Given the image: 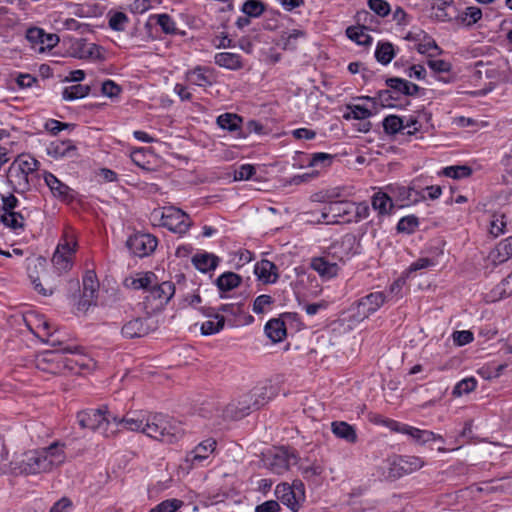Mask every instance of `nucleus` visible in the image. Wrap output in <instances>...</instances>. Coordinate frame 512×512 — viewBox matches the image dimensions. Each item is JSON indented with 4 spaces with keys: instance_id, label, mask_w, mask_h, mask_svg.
Listing matches in <instances>:
<instances>
[{
    "instance_id": "nucleus-1",
    "label": "nucleus",
    "mask_w": 512,
    "mask_h": 512,
    "mask_svg": "<svg viewBox=\"0 0 512 512\" xmlns=\"http://www.w3.org/2000/svg\"><path fill=\"white\" fill-rule=\"evenodd\" d=\"M66 458V444L54 441L47 447L26 451L16 468L24 475L46 474L63 465Z\"/></svg>"
},
{
    "instance_id": "nucleus-2",
    "label": "nucleus",
    "mask_w": 512,
    "mask_h": 512,
    "mask_svg": "<svg viewBox=\"0 0 512 512\" xmlns=\"http://www.w3.org/2000/svg\"><path fill=\"white\" fill-rule=\"evenodd\" d=\"M143 433L167 444L175 443L183 436L181 427L169 416L161 413H147Z\"/></svg>"
},
{
    "instance_id": "nucleus-3",
    "label": "nucleus",
    "mask_w": 512,
    "mask_h": 512,
    "mask_svg": "<svg viewBox=\"0 0 512 512\" xmlns=\"http://www.w3.org/2000/svg\"><path fill=\"white\" fill-rule=\"evenodd\" d=\"M175 284L171 281H163L161 283L156 280L147 291L142 301V308L145 314L150 317L163 311L170 300L175 295Z\"/></svg>"
},
{
    "instance_id": "nucleus-4",
    "label": "nucleus",
    "mask_w": 512,
    "mask_h": 512,
    "mask_svg": "<svg viewBox=\"0 0 512 512\" xmlns=\"http://www.w3.org/2000/svg\"><path fill=\"white\" fill-rule=\"evenodd\" d=\"M49 265L48 258H34L28 265V276L34 290L43 296L51 295L56 287Z\"/></svg>"
},
{
    "instance_id": "nucleus-5",
    "label": "nucleus",
    "mask_w": 512,
    "mask_h": 512,
    "mask_svg": "<svg viewBox=\"0 0 512 512\" xmlns=\"http://www.w3.org/2000/svg\"><path fill=\"white\" fill-rule=\"evenodd\" d=\"M385 302H388L387 296L380 291L372 292L360 298L349 309V321L354 324L362 322L379 310Z\"/></svg>"
},
{
    "instance_id": "nucleus-6",
    "label": "nucleus",
    "mask_w": 512,
    "mask_h": 512,
    "mask_svg": "<svg viewBox=\"0 0 512 512\" xmlns=\"http://www.w3.org/2000/svg\"><path fill=\"white\" fill-rule=\"evenodd\" d=\"M152 215L159 217V225L167 228L169 231L177 234H184L191 226V220L188 214L174 206L163 207L154 210Z\"/></svg>"
},
{
    "instance_id": "nucleus-7",
    "label": "nucleus",
    "mask_w": 512,
    "mask_h": 512,
    "mask_svg": "<svg viewBox=\"0 0 512 512\" xmlns=\"http://www.w3.org/2000/svg\"><path fill=\"white\" fill-rule=\"evenodd\" d=\"M277 498L291 511L298 512L305 501V487L300 480L293 481L292 485L281 483L276 486Z\"/></svg>"
},
{
    "instance_id": "nucleus-8",
    "label": "nucleus",
    "mask_w": 512,
    "mask_h": 512,
    "mask_svg": "<svg viewBox=\"0 0 512 512\" xmlns=\"http://www.w3.org/2000/svg\"><path fill=\"white\" fill-rule=\"evenodd\" d=\"M353 202L351 201H333L323 207L317 222L323 223H350L352 222L351 211Z\"/></svg>"
},
{
    "instance_id": "nucleus-9",
    "label": "nucleus",
    "mask_w": 512,
    "mask_h": 512,
    "mask_svg": "<svg viewBox=\"0 0 512 512\" xmlns=\"http://www.w3.org/2000/svg\"><path fill=\"white\" fill-rule=\"evenodd\" d=\"M35 367L45 373L51 375H61L65 373V366L63 351H50L46 350L36 355Z\"/></svg>"
},
{
    "instance_id": "nucleus-10",
    "label": "nucleus",
    "mask_w": 512,
    "mask_h": 512,
    "mask_svg": "<svg viewBox=\"0 0 512 512\" xmlns=\"http://www.w3.org/2000/svg\"><path fill=\"white\" fill-rule=\"evenodd\" d=\"M1 199V222L12 230H23L25 226V218L20 212L15 211L19 206V200L13 194H9L7 196L2 195Z\"/></svg>"
},
{
    "instance_id": "nucleus-11",
    "label": "nucleus",
    "mask_w": 512,
    "mask_h": 512,
    "mask_svg": "<svg viewBox=\"0 0 512 512\" xmlns=\"http://www.w3.org/2000/svg\"><path fill=\"white\" fill-rule=\"evenodd\" d=\"M423 465L424 461L420 457L411 455L399 456L390 463L387 478L391 480L398 479L419 470Z\"/></svg>"
},
{
    "instance_id": "nucleus-12",
    "label": "nucleus",
    "mask_w": 512,
    "mask_h": 512,
    "mask_svg": "<svg viewBox=\"0 0 512 512\" xmlns=\"http://www.w3.org/2000/svg\"><path fill=\"white\" fill-rule=\"evenodd\" d=\"M157 245V238L149 233H137L127 240V247L133 256H150Z\"/></svg>"
},
{
    "instance_id": "nucleus-13",
    "label": "nucleus",
    "mask_w": 512,
    "mask_h": 512,
    "mask_svg": "<svg viewBox=\"0 0 512 512\" xmlns=\"http://www.w3.org/2000/svg\"><path fill=\"white\" fill-rule=\"evenodd\" d=\"M298 461L294 451L286 448L277 449L268 461V468L275 474H283L287 472L292 465Z\"/></svg>"
},
{
    "instance_id": "nucleus-14",
    "label": "nucleus",
    "mask_w": 512,
    "mask_h": 512,
    "mask_svg": "<svg viewBox=\"0 0 512 512\" xmlns=\"http://www.w3.org/2000/svg\"><path fill=\"white\" fill-rule=\"evenodd\" d=\"M218 313L226 317V321L231 325L250 324L254 318L247 315L242 303L222 304L217 308Z\"/></svg>"
},
{
    "instance_id": "nucleus-15",
    "label": "nucleus",
    "mask_w": 512,
    "mask_h": 512,
    "mask_svg": "<svg viewBox=\"0 0 512 512\" xmlns=\"http://www.w3.org/2000/svg\"><path fill=\"white\" fill-rule=\"evenodd\" d=\"M99 291V281L93 270H88L83 277V290L80 299L82 307L96 305Z\"/></svg>"
},
{
    "instance_id": "nucleus-16",
    "label": "nucleus",
    "mask_w": 512,
    "mask_h": 512,
    "mask_svg": "<svg viewBox=\"0 0 512 512\" xmlns=\"http://www.w3.org/2000/svg\"><path fill=\"white\" fill-rule=\"evenodd\" d=\"M79 424L83 428H89L91 430H102L106 432V426L108 425V419L105 416V411L102 409H92L86 412H80L78 414Z\"/></svg>"
},
{
    "instance_id": "nucleus-17",
    "label": "nucleus",
    "mask_w": 512,
    "mask_h": 512,
    "mask_svg": "<svg viewBox=\"0 0 512 512\" xmlns=\"http://www.w3.org/2000/svg\"><path fill=\"white\" fill-rule=\"evenodd\" d=\"M44 181L54 197L67 202L75 199V191L60 181L53 173L45 171Z\"/></svg>"
},
{
    "instance_id": "nucleus-18",
    "label": "nucleus",
    "mask_w": 512,
    "mask_h": 512,
    "mask_svg": "<svg viewBox=\"0 0 512 512\" xmlns=\"http://www.w3.org/2000/svg\"><path fill=\"white\" fill-rule=\"evenodd\" d=\"M207 318L200 327L202 335L209 336L220 332L225 325L226 317L218 313L215 308L208 307L203 310Z\"/></svg>"
},
{
    "instance_id": "nucleus-19",
    "label": "nucleus",
    "mask_w": 512,
    "mask_h": 512,
    "mask_svg": "<svg viewBox=\"0 0 512 512\" xmlns=\"http://www.w3.org/2000/svg\"><path fill=\"white\" fill-rule=\"evenodd\" d=\"M28 176L18 163H12L7 171V181L18 194H24L30 189Z\"/></svg>"
},
{
    "instance_id": "nucleus-20",
    "label": "nucleus",
    "mask_w": 512,
    "mask_h": 512,
    "mask_svg": "<svg viewBox=\"0 0 512 512\" xmlns=\"http://www.w3.org/2000/svg\"><path fill=\"white\" fill-rule=\"evenodd\" d=\"M186 79L193 85L206 88L215 82V74L212 68L198 65L187 71Z\"/></svg>"
},
{
    "instance_id": "nucleus-21",
    "label": "nucleus",
    "mask_w": 512,
    "mask_h": 512,
    "mask_svg": "<svg viewBox=\"0 0 512 512\" xmlns=\"http://www.w3.org/2000/svg\"><path fill=\"white\" fill-rule=\"evenodd\" d=\"M217 442L213 438L205 439L200 442L192 451L186 455V462L194 466L208 459V457L215 451Z\"/></svg>"
},
{
    "instance_id": "nucleus-22",
    "label": "nucleus",
    "mask_w": 512,
    "mask_h": 512,
    "mask_svg": "<svg viewBox=\"0 0 512 512\" xmlns=\"http://www.w3.org/2000/svg\"><path fill=\"white\" fill-rule=\"evenodd\" d=\"M254 273L263 284L275 283L279 278L277 266L266 258L255 264Z\"/></svg>"
},
{
    "instance_id": "nucleus-23",
    "label": "nucleus",
    "mask_w": 512,
    "mask_h": 512,
    "mask_svg": "<svg viewBox=\"0 0 512 512\" xmlns=\"http://www.w3.org/2000/svg\"><path fill=\"white\" fill-rule=\"evenodd\" d=\"M391 424L395 425V431L409 435L418 444H424L438 438L441 439V436H437L432 431L421 430L409 425H400L396 421H391Z\"/></svg>"
},
{
    "instance_id": "nucleus-24",
    "label": "nucleus",
    "mask_w": 512,
    "mask_h": 512,
    "mask_svg": "<svg viewBox=\"0 0 512 512\" xmlns=\"http://www.w3.org/2000/svg\"><path fill=\"white\" fill-rule=\"evenodd\" d=\"M157 276L155 273L148 272H137L134 275L126 277L124 280V285L127 288H131L134 290H145L147 291L151 288L153 284H156Z\"/></svg>"
},
{
    "instance_id": "nucleus-25",
    "label": "nucleus",
    "mask_w": 512,
    "mask_h": 512,
    "mask_svg": "<svg viewBox=\"0 0 512 512\" xmlns=\"http://www.w3.org/2000/svg\"><path fill=\"white\" fill-rule=\"evenodd\" d=\"M26 38L32 44H41V50L45 48L52 49L59 42L56 34H47L43 29L38 27L29 28L26 32Z\"/></svg>"
},
{
    "instance_id": "nucleus-26",
    "label": "nucleus",
    "mask_w": 512,
    "mask_h": 512,
    "mask_svg": "<svg viewBox=\"0 0 512 512\" xmlns=\"http://www.w3.org/2000/svg\"><path fill=\"white\" fill-rule=\"evenodd\" d=\"M147 413L144 412H131L127 413L122 418L114 417L117 424H121L125 429L134 432H144Z\"/></svg>"
},
{
    "instance_id": "nucleus-27",
    "label": "nucleus",
    "mask_w": 512,
    "mask_h": 512,
    "mask_svg": "<svg viewBox=\"0 0 512 512\" xmlns=\"http://www.w3.org/2000/svg\"><path fill=\"white\" fill-rule=\"evenodd\" d=\"M47 152L53 158H74L77 156V147L73 141H54L47 148Z\"/></svg>"
},
{
    "instance_id": "nucleus-28",
    "label": "nucleus",
    "mask_w": 512,
    "mask_h": 512,
    "mask_svg": "<svg viewBox=\"0 0 512 512\" xmlns=\"http://www.w3.org/2000/svg\"><path fill=\"white\" fill-rule=\"evenodd\" d=\"M385 83L387 87L392 89L394 92L403 94L405 96H416L421 90L417 84L399 77L387 78Z\"/></svg>"
},
{
    "instance_id": "nucleus-29",
    "label": "nucleus",
    "mask_w": 512,
    "mask_h": 512,
    "mask_svg": "<svg viewBox=\"0 0 512 512\" xmlns=\"http://www.w3.org/2000/svg\"><path fill=\"white\" fill-rule=\"evenodd\" d=\"M310 265L323 279L337 276L340 270L338 263L331 262L328 258H312Z\"/></svg>"
},
{
    "instance_id": "nucleus-30",
    "label": "nucleus",
    "mask_w": 512,
    "mask_h": 512,
    "mask_svg": "<svg viewBox=\"0 0 512 512\" xmlns=\"http://www.w3.org/2000/svg\"><path fill=\"white\" fill-rule=\"evenodd\" d=\"M332 433L339 439L345 440L348 443L357 442V433L355 428L345 421H333L331 423Z\"/></svg>"
},
{
    "instance_id": "nucleus-31",
    "label": "nucleus",
    "mask_w": 512,
    "mask_h": 512,
    "mask_svg": "<svg viewBox=\"0 0 512 512\" xmlns=\"http://www.w3.org/2000/svg\"><path fill=\"white\" fill-rule=\"evenodd\" d=\"M372 208L378 212L379 216L391 214L394 204L390 196L382 191L376 192L371 200Z\"/></svg>"
},
{
    "instance_id": "nucleus-32",
    "label": "nucleus",
    "mask_w": 512,
    "mask_h": 512,
    "mask_svg": "<svg viewBox=\"0 0 512 512\" xmlns=\"http://www.w3.org/2000/svg\"><path fill=\"white\" fill-rule=\"evenodd\" d=\"M265 333L272 342H281L286 337L285 323L280 318H273L265 325Z\"/></svg>"
},
{
    "instance_id": "nucleus-33",
    "label": "nucleus",
    "mask_w": 512,
    "mask_h": 512,
    "mask_svg": "<svg viewBox=\"0 0 512 512\" xmlns=\"http://www.w3.org/2000/svg\"><path fill=\"white\" fill-rule=\"evenodd\" d=\"M215 64L229 70H239L243 67L242 58L239 54L231 52H220L214 57Z\"/></svg>"
},
{
    "instance_id": "nucleus-34",
    "label": "nucleus",
    "mask_w": 512,
    "mask_h": 512,
    "mask_svg": "<svg viewBox=\"0 0 512 512\" xmlns=\"http://www.w3.org/2000/svg\"><path fill=\"white\" fill-rule=\"evenodd\" d=\"M121 333L123 337L133 339L145 336L148 333V329L145 327L142 319L135 318L123 325Z\"/></svg>"
},
{
    "instance_id": "nucleus-35",
    "label": "nucleus",
    "mask_w": 512,
    "mask_h": 512,
    "mask_svg": "<svg viewBox=\"0 0 512 512\" xmlns=\"http://www.w3.org/2000/svg\"><path fill=\"white\" fill-rule=\"evenodd\" d=\"M64 361L67 362L65 372L79 373L81 370L90 368V359L81 354H72L67 356L64 352Z\"/></svg>"
},
{
    "instance_id": "nucleus-36",
    "label": "nucleus",
    "mask_w": 512,
    "mask_h": 512,
    "mask_svg": "<svg viewBox=\"0 0 512 512\" xmlns=\"http://www.w3.org/2000/svg\"><path fill=\"white\" fill-rule=\"evenodd\" d=\"M396 56L394 45L388 41H379L375 49V58L382 65H388Z\"/></svg>"
},
{
    "instance_id": "nucleus-37",
    "label": "nucleus",
    "mask_w": 512,
    "mask_h": 512,
    "mask_svg": "<svg viewBox=\"0 0 512 512\" xmlns=\"http://www.w3.org/2000/svg\"><path fill=\"white\" fill-rule=\"evenodd\" d=\"M242 278L234 272H225L216 280L218 289L222 292H228L237 288L241 284Z\"/></svg>"
},
{
    "instance_id": "nucleus-38",
    "label": "nucleus",
    "mask_w": 512,
    "mask_h": 512,
    "mask_svg": "<svg viewBox=\"0 0 512 512\" xmlns=\"http://www.w3.org/2000/svg\"><path fill=\"white\" fill-rule=\"evenodd\" d=\"M150 21H154L157 25L160 26L161 30L165 34L176 35L178 34V29L176 26V22L174 19L167 13L162 14H154L149 17Z\"/></svg>"
},
{
    "instance_id": "nucleus-39",
    "label": "nucleus",
    "mask_w": 512,
    "mask_h": 512,
    "mask_svg": "<svg viewBox=\"0 0 512 512\" xmlns=\"http://www.w3.org/2000/svg\"><path fill=\"white\" fill-rule=\"evenodd\" d=\"M365 26H349L346 29V36L361 46H370L373 38L365 33Z\"/></svg>"
},
{
    "instance_id": "nucleus-40",
    "label": "nucleus",
    "mask_w": 512,
    "mask_h": 512,
    "mask_svg": "<svg viewBox=\"0 0 512 512\" xmlns=\"http://www.w3.org/2000/svg\"><path fill=\"white\" fill-rule=\"evenodd\" d=\"M242 117L234 113H224L217 117V124L220 128L228 131H237L241 128Z\"/></svg>"
},
{
    "instance_id": "nucleus-41",
    "label": "nucleus",
    "mask_w": 512,
    "mask_h": 512,
    "mask_svg": "<svg viewBox=\"0 0 512 512\" xmlns=\"http://www.w3.org/2000/svg\"><path fill=\"white\" fill-rule=\"evenodd\" d=\"M77 242L72 235L65 234L59 241L52 256H67L77 252Z\"/></svg>"
},
{
    "instance_id": "nucleus-42",
    "label": "nucleus",
    "mask_w": 512,
    "mask_h": 512,
    "mask_svg": "<svg viewBox=\"0 0 512 512\" xmlns=\"http://www.w3.org/2000/svg\"><path fill=\"white\" fill-rule=\"evenodd\" d=\"M482 17V11L478 7H467L465 11L455 16V19L464 26L470 27Z\"/></svg>"
},
{
    "instance_id": "nucleus-43",
    "label": "nucleus",
    "mask_w": 512,
    "mask_h": 512,
    "mask_svg": "<svg viewBox=\"0 0 512 512\" xmlns=\"http://www.w3.org/2000/svg\"><path fill=\"white\" fill-rule=\"evenodd\" d=\"M48 261L55 282L57 277L68 272L73 266L72 258H48Z\"/></svg>"
},
{
    "instance_id": "nucleus-44",
    "label": "nucleus",
    "mask_w": 512,
    "mask_h": 512,
    "mask_svg": "<svg viewBox=\"0 0 512 512\" xmlns=\"http://www.w3.org/2000/svg\"><path fill=\"white\" fill-rule=\"evenodd\" d=\"M90 87L88 85L75 84L69 87H65L62 92V98L65 101H73L86 97L90 93Z\"/></svg>"
},
{
    "instance_id": "nucleus-45",
    "label": "nucleus",
    "mask_w": 512,
    "mask_h": 512,
    "mask_svg": "<svg viewBox=\"0 0 512 512\" xmlns=\"http://www.w3.org/2000/svg\"><path fill=\"white\" fill-rule=\"evenodd\" d=\"M340 247L346 256H356L361 253L360 244L353 234L344 235L340 241Z\"/></svg>"
},
{
    "instance_id": "nucleus-46",
    "label": "nucleus",
    "mask_w": 512,
    "mask_h": 512,
    "mask_svg": "<svg viewBox=\"0 0 512 512\" xmlns=\"http://www.w3.org/2000/svg\"><path fill=\"white\" fill-rule=\"evenodd\" d=\"M302 37H305V32L294 29L291 32L283 33L278 45H281L284 50L293 51L297 48V40Z\"/></svg>"
},
{
    "instance_id": "nucleus-47",
    "label": "nucleus",
    "mask_w": 512,
    "mask_h": 512,
    "mask_svg": "<svg viewBox=\"0 0 512 512\" xmlns=\"http://www.w3.org/2000/svg\"><path fill=\"white\" fill-rule=\"evenodd\" d=\"M266 10V5L261 0H246L241 11L250 18L260 17Z\"/></svg>"
},
{
    "instance_id": "nucleus-48",
    "label": "nucleus",
    "mask_w": 512,
    "mask_h": 512,
    "mask_svg": "<svg viewBox=\"0 0 512 512\" xmlns=\"http://www.w3.org/2000/svg\"><path fill=\"white\" fill-rule=\"evenodd\" d=\"M108 25L114 31H124L129 23L128 16L121 11H110L108 13Z\"/></svg>"
},
{
    "instance_id": "nucleus-49",
    "label": "nucleus",
    "mask_w": 512,
    "mask_h": 512,
    "mask_svg": "<svg viewBox=\"0 0 512 512\" xmlns=\"http://www.w3.org/2000/svg\"><path fill=\"white\" fill-rule=\"evenodd\" d=\"M472 168L468 165H454L443 168L441 174L453 179H463L471 176Z\"/></svg>"
},
{
    "instance_id": "nucleus-50",
    "label": "nucleus",
    "mask_w": 512,
    "mask_h": 512,
    "mask_svg": "<svg viewBox=\"0 0 512 512\" xmlns=\"http://www.w3.org/2000/svg\"><path fill=\"white\" fill-rule=\"evenodd\" d=\"M334 158H335V155H332L329 153H323V152L314 153L310 156L307 166L325 169V168L331 166Z\"/></svg>"
},
{
    "instance_id": "nucleus-51",
    "label": "nucleus",
    "mask_w": 512,
    "mask_h": 512,
    "mask_svg": "<svg viewBox=\"0 0 512 512\" xmlns=\"http://www.w3.org/2000/svg\"><path fill=\"white\" fill-rule=\"evenodd\" d=\"M252 397V395H246L241 401H239L238 405L230 404L228 406L227 412L231 413V415L235 418H241L247 415L251 409Z\"/></svg>"
},
{
    "instance_id": "nucleus-52",
    "label": "nucleus",
    "mask_w": 512,
    "mask_h": 512,
    "mask_svg": "<svg viewBox=\"0 0 512 512\" xmlns=\"http://www.w3.org/2000/svg\"><path fill=\"white\" fill-rule=\"evenodd\" d=\"M348 112L343 114L345 120H367L372 116L371 110L361 105H348Z\"/></svg>"
},
{
    "instance_id": "nucleus-53",
    "label": "nucleus",
    "mask_w": 512,
    "mask_h": 512,
    "mask_svg": "<svg viewBox=\"0 0 512 512\" xmlns=\"http://www.w3.org/2000/svg\"><path fill=\"white\" fill-rule=\"evenodd\" d=\"M383 129L386 134L394 135L404 130V121L397 115L386 116L383 120Z\"/></svg>"
},
{
    "instance_id": "nucleus-54",
    "label": "nucleus",
    "mask_w": 512,
    "mask_h": 512,
    "mask_svg": "<svg viewBox=\"0 0 512 512\" xmlns=\"http://www.w3.org/2000/svg\"><path fill=\"white\" fill-rule=\"evenodd\" d=\"M408 277L409 276H406L405 272H403L402 275L389 286L388 295H386L388 301H397L403 297V288L406 285V280Z\"/></svg>"
},
{
    "instance_id": "nucleus-55",
    "label": "nucleus",
    "mask_w": 512,
    "mask_h": 512,
    "mask_svg": "<svg viewBox=\"0 0 512 512\" xmlns=\"http://www.w3.org/2000/svg\"><path fill=\"white\" fill-rule=\"evenodd\" d=\"M476 386H477V381L475 378H473V377L465 378V379L459 381L455 385V387L452 391V395L455 397H460L463 394H468V393L474 391L476 389Z\"/></svg>"
},
{
    "instance_id": "nucleus-56",
    "label": "nucleus",
    "mask_w": 512,
    "mask_h": 512,
    "mask_svg": "<svg viewBox=\"0 0 512 512\" xmlns=\"http://www.w3.org/2000/svg\"><path fill=\"white\" fill-rule=\"evenodd\" d=\"M35 333L48 342V338L52 336V328L50 322L44 316L35 317Z\"/></svg>"
},
{
    "instance_id": "nucleus-57",
    "label": "nucleus",
    "mask_w": 512,
    "mask_h": 512,
    "mask_svg": "<svg viewBox=\"0 0 512 512\" xmlns=\"http://www.w3.org/2000/svg\"><path fill=\"white\" fill-rule=\"evenodd\" d=\"M183 504V501L179 499H167L157 504L148 512H176L183 506Z\"/></svg>"
},
{
    "instance_id": "nucleus-58",
    "label": "nucleus",
    "mask_w": 512,
    "mask_h": 512,
    "mask_svg": "<svg viewBox=\"0 0 512 512\" xmlns=\"http://www.w3.org/2000/svg\"><path fill=\"white\" fill-rule=\"evenodd\" d=\"M419 225V220L414 215L402 217L397 224V231L411 234Z\"/></svg>"
},
{
    "instance_id": "nucleus-59",
    "label": "nucleus",
    "mask_w": 512,
    "mask_h": 512,
    "mask_svg": "<svg viewBox=\"0 0 512 512\" xmlns=\"http://www.w3.org/2000/svg\"><path fill=\"white\" fill-rule=\"evenodd\" d=\"M506 367H507L506 364H499V365L488 364L486 366L481 367L478 370V374L482 378L490 380V379L499 377Z\"/></svg>"
},
{
    "instance_id": "nucleus-60",
    "label": "nucleus",
    "mask_w": 512,
    "mask_h": 512,
    "mask_svg": "<svg viewBox=\"0 0 512 512\" xmlns=\"http://www.w3.org/2000/svg\"><path fill=\"white\" fill-rule=\"evenodd\" d=\"M218 262L219 258H192L194 267L203 273L214 270Z\"/></svg>"
},
{
    "instance_id": "nucleus-61",
    "label": "nucleus",
    "mask_w": 512,
    "mask_h": 512,
    "mask_svg": "<svg viewBox=\"0 0 512 512\" xmlns=\"http://www.w3.org/2000/svg\"><path fill=\"white\" fill-rule=\"evenodd\" d=\"M368 7L379 17H386L391 12L389 3L385 0H367Z\"/></svg>"
},
{
    "instance_id": "nucleus-62",
    "label": "nucleus",
    "mask_w": 512,
    "mask_h": 512,
    "mask_svg": "<svg viewBox=\"0 0 512 512\" xmlns=\"http://www.w3.org/2000/svg\"><path fill=\"white\" fill-rule=\"evenodd\" d=\"M398 196L401 201L417 202L418 198L426 199V196L413 187H399Z\"/></svg>"
},
{
    "instance_id": "nucleus-63",
    "label": "nucleus",
    "mask_w": 512,
    "mask_h": 512,
    "mask_svg": "<svg viewBox=\"0 0 512 512\" xmlns=\"http://www.w3.org/2000/svg\"><path fill=\"white\" fill-rule=\"evenodd\" d=\"M273 303L274 299L270 295L262 294L254 300L253 312L263 314Z\"/></svg>"
},
{
    "instance_id": "nucleus-64",
    "label": "nucleus",
    "mask_w": 512,
    "mask_h": 512,
    "mask_svg": "<svg viewBox=\"0 0 512 512\" xmlns=\"http://www.w3.org/2000/svg\"><path fill=\"white\" fill-rule=\"evenodd\" d=\"M350 211L352 222H359L363 219H366L369 216L370 209L368 204L365 202H361L358 204L353 202V210Z\"/></svg>"
}]
</instances>
